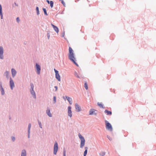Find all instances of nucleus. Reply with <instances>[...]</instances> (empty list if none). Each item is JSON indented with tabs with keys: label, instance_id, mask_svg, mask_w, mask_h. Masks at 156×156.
Here are the masks:
<instances>
[{
	"label": "nucleus",
	"instance_id": "1",
	"mask_svg": "<svg viewBox=\"0 0 156 156\" xmlns=\"http://www.w3.org/2000/svg\"><path fill=\"white\" fill-rule=\"evenodd\" d=\"M69 54L68 55V57L69 59L76 66H79L76 62L77 61L76 58L74 53V51L72 48L70 47H69Z\"/></svg>",
	"mask_w": 156,
	"mask_h": 156
},
{
	"label": "nucleus",
	"instance_id": "2",
	"mask_svg": "<svg viewBox=\"0 0 156 156\" xmlns=\"http://www.w3.org/2000/svg\"><path fill=\"white\" fill-rule=\"evenodd\" d=\"M79 137L81 140L80 147L83 148L84 146L85 143V140L84 138L80 134H78Z\"/></svg>",
	"mask_w": 156,
	"mask_h": 156
},
{
	"label": "nucleus",
	"instance_id": "3",
	"mask_svg": "<svg viewBox=\"0 0 156 156\" xmlns=\"http://www.w3.org/2000/svg\"><path fill=\"white\" fill-rule=\"evenodd\" d=\"M105 122L106 129L109 131H112V128L111 125L107 121L105 120Z\"/></svg>",
	"mask_w": 156,
	"mask_h": 156
},
{
	"label": "nucleus",
	"instance_id": "4",
	"mask_svg": "<svg viewBox=\"0 0 156 156\" xmlns=\"http://www.w3.org/2000/svg\"><path fill=\"white\" fill-rule=\"evenodd\" d=\"M30 86H31V90H30V91L31 92V94L33 95L34 97V98H36V95L35 93V92L33 88H34V85L33 83H31L30 84Z\"/></svg>",
	"mask_w": 156,
	"mask_h": 156
},
{
	"label": "nucleus",
	"instance_id": "5",
	"mask_svg": "<svg viewBox=\"0 0 156 156\" xmlns=\"http://www.w3.org/2000/svg\"><path fill=\"white\" fill-rule=\"evenodd\" d=\"M55 72V77L58 80L60 81L61 80L60 76L59 75L58 71L56 70L55 69H54Z\"/></svg>",
	"mask_w": 156,
	"mask_h": 156
},
{
	"label": "nucleus",
	"instance_id": "6",
	"mask_svg": "<svg viewBox=\"0 0 156 156\" xmlns=\"http://www.w3.org/2000/svg\"><path fill=\"white\" fill-rule=\"evenodd\" d=\"M58 150V146L57 142H56L55 143L54 146V153L55 154H56Z\"/></svg>",
	"mask_w": 156,
	"mask_h": 156
},
{
	"label": "nucleus",
	"instance_id": "7",
	"mask_svg": "<svg viewBox=\"0 0 156 156\" xmlns=\"http://www.w3.org/2000/svg\"><path fill=\"white\" fill-rule=\"evenodd\" d=\"M36 67L37 69V73L39 74L40 73L41 67L40 66L37 64L36 63Z\"/></svg>",
	"mask_w": 156,
	"mask_h": 156
},
{
	"label": "nucleus",
	"instance_id": "8",
	"mask_svg": "<svg viewBox=\"0 0 156 156\" xmlns=\"http://www.w3.org/2000/svg\"><path fill=\"white\" fill-rule=\"evenodd\" d=\"M3 49L2 47H0V58L1 59L3 58Z\"/></svg>",
	"mask_w": 156,
	"mask_h": 156
},
{
	"label": "nucleus",
	"instance_id": "9",
	"mask_svg": "<svg viewBox=\"0 0 156 156\" xmlns=\"http://www.w3.org/2000/svg\"><path fill=\"white\" fill-rule=\"evenodd\" d=\"M96 111H97L96 110H95L94 109H91L90 110L89 112V115H96L97 114L96 113Z\"/></svg>",
	"mask_w": 156,
	"mask_h": 156
},
{
	"label": "nucleus",
	"instance_id": "10",
	"mask_svg": "<svg viewBox=\"0 0 156 156\" xmlns=\"http://www.w3.org/2000/svg\"><path fill=\"white\" fill-rule=\"evenodd\" d=\"M75 108L76 111L77 112H79L81 111V108L80 106L77 103L75 104Z\"/></svg>",
	"mask_w": 156,
	"mask_h": 156
},
{
	"label": "nucleus",
	"instance_id": "11",
	"mask_svg": "<svg viewBox=\"0 0 156 156\" xmlns=\"http://www.w3.org/2000/svg\"><path fill=\"white\" fill-rule=\"evenodd\" d=\"M10 84L11 89L13 90V88L14 87L15 85L14 82L11 78H10Z\"/></svg>",
	"mask_w": 156,
	"mask_h": 156
},
{
	"label": "nucleus",
	"instance_id": "12",
	"mask_svg": "<svg viewBox=\"0 0 156 156\" xmlns=\"http://www.w3.org/2000/svg\"><path fill=\"white\" fill-rule=\"evenodd\" d=\"M68 115L71 117L72 116V112L71 110V107L70 106H69L68 108Z\"/></svg>",
	"mask_w": 156,
	"mask_h": 156
},
{
	"label": "nucleus",
	"instance_id": "13",
	"mask_svg": "<svg viewBox=\"0 0 156 156\" xmlns=\"http://www.w3.org/2000/svg\"><path fill=\"white\" fill-rule=\"evenodd\" d=\"M51 25L53 27L54 30L57 33H58L59 32V30L58 28L56 26H55L52 24H51Z\"/></svg>",
	"mask_w": 156,
	"mask_h": 156
},
{
	"label": "nucleus",
	"instance_id": "14",
	"mask_svg": "<svg viewBox=\"0 0 156 156\" xmlns=\"http://www.w3.org/2000/svg\"><path fill=\"white\" fill-rule=\"evenodd\" d=\"M11 72L12 76L14 77L16 74V72L14 69H11Z\"/></svg>",
	"mask_w": 156,
	"mask_h": 156
},
{
	"label": "nucleus",
	"instance_id": "15",
	"mask_svg": "<svg viewBox=\"0 0 156 156\" xmlns=\"http://www.w3.org/2000/svg\"><path fill=\"white\" fill-rule=\"evenodd\" d=\"M46 112L48 116H49L50 117H52V115L50 112V111L49 109H48L46 110Z\"/></svg>",
	"mask_w": 156,
	"mask_h": 156
},
{
	"label": "nucleus",
	"instance_id": "16",
	"mask_svg": "<svg viewBox=\"0 0 156 156\" xmlns=\"http://www.w3.org/2000/svg\"><path fill=\"white\" fill-rule=\"evenodd\" d=\"M66 98H67L68 101L69 102V104L71 105L72 103V98L70 97H67L66 96Z\"/></svg>",
	"mask_w": 156,
	"mask_h": 156
},
{
	"label": "nucleus",
	"instance_id": "17",
	"mask_svg": "<svg viewBox=\"0 0 156 156\" xmlns=\"http://www.w3.org/2000/svg\"><path fill=\"white\" fill-rule=\"evenodd\" d=\"M105 112L106 114L108 115H111L112 114V112H111L110 111H108L107 110H106L105 111Z\"/></svg>",
	"mask_w": 156,
	"mask_h": 156
},
{
	"label": "nucleus",
	"instance_id": "18",
	"mask_svg": "<svg viewBox=\"0 0 156 156\" xmlns=\"http://www.w3.org/2000/svg\"><path fill=\"white\" fill-rule=\"evenodd\" d=\"M21 156H26V152L25 150H24L22 151Z\"/></svg>",
	"mask_w": 156,
	"mask_h": 156
},
{
	"label": "nucleus",
	"instance_id": "19",
	"mask_svg": "<svg viewBox=\"0 0 156 156\" xmlns=\"http://www.w3.org/2000/svg\"><path fill=\"white\" fill-rule=\"evenodd\" d=\"M85 151L83 155L84 156H86L88 148L87 147H85Z\"/></svg>",
	"mask_w": 156,
	"mask_h": 156
},
{
	"label": "nucleus",
	"instance_id": "20",
	"mask_svg": "<svg viewBox=\"0 0 156 156\" xmlns=\"http://www.w3.org/2000/svg\"><path fill=\"white\" fill-rule=\"evenodd\" d=\"M105 153L104 152H101L99 154L100 156H105Z\"/></svg>",
	"mask_w": 156,
	"mask_h": 156
},
{
	"label": "nucleus",
	"instance_id": "21",
	"mask_svg": "<svg viewBox=\"0 0 156 156\" xmlns=\"http://www.w3.org/2000/svg\"><path fill=\"white\" fill-rule=\"evenodd\" d=\"M98 105L100 108H104V107H103V105L101 103L98 102Z\"/></svg>",
	"mask_w": 156,
	"mask_h": 156
},
{
	"label": "nucleus",
	"instance_id": "22",
	"mask_svg": "<svg viewBox=\"0 0 156 156\" xmlns=\"http://www.w3.org/2000/svg\"><path fill=\"white\" fill-rule=\"evenodd\" d=\"M84 87L86 90H88V87L87 82H85L84 83Z\"/></svg>",
	"mask_w": 156,
	"mask_h": 156
},
{
	"label": "nucleus",
	"instance_id": "23",
	"mask_svg": "<svg viewBox=\"0 0 156 156\" xmlns=\"http://www.w3.org/2000/svg\"><path fill=\"white\" fill-rule=\"evenodd\" d=\"M50 6L51 8L53 7V2L52 1H51L50 2Z\"/></svg>",
	"mask_w": 156,
	"mask_h": 156
},
{
	"label": "nucleus",
	"instance_id": "24",
	"mask_svg": "<svg viewBox=\"0 0 156 156\" xmlns=\"http://www.w3.org/2000/svg\"><path fill=\"white\" fill-rule=\"evenodd\" d=\"M31 127V125L30 124H29L28 125V132L29 133L30 131Z\"/></svg>",
	"mask_w": 156,
	"mask_h": 156
},
{
	"label": "nucleus",
	"instance_id": "25",
	"mask_svg": "<svg viewBox=\"0 0 156 156\" xmlns=\"http://www.w3.org/2000/svg\"><path fill=\"white\" fill-rule=\"evenodd\" d=\"M43 10L44 12V13L45 15H47V14L46 12V11L45 8H43Z\"/></svg>",
	"mask_w": 156,
	"mask_h": 156
},
{
	"label": "nucleus",
	"instance_id": "26",
	"mask_svg": "<svg viewBox=\"0 0 156 156\" xmlns=\"http://www.w3.org/2000/svg\"><path fill=\"white\" fill-rule=\"evenodd\" d=\"M36 9L37 11V13L38 15L39 14V10L38 7H36Z\"/></svg>",
	"mask_w": 156,
	"mask_h": 156
},
{
	"label": "nucleus",
	"instance_id": "27",
	"mask_svg": "<svg viewBox=\"0 0 156 156\" xmlns=\"http://www.w3.org/2000/svg\"><path fill=\"white\" fill-rule=\"evenodd\" d=\"M53 100L54 101V103H55L56 102V97L55 96H54L53 97Z\"/></svg>",
	"mask_w": 156,
	"mask_h": 156
},
{
	"label": "nucleus",
	"instance_id": "28",
	"mask_svg": "<svg viewBox=\"0 0 156 156\" xmlns=\"http://www.w3.org/2000/svg\"><path fill=\"white\" fill-rule=\"evenodd\" d=\"M63 156H66V151L65 149L63 151Z\"/></svg>",
	"mask_w": 156,
	"mask_h": 156
},
{
	"label": "nucleus",
	"instance_id": "29",
	"mask_svg": "<svg viewBox=\"0 0 156 156\" xmlns=\"http://www.w3.org/2000/svg\"><path fill=\"white\" fill-rule=\"evenodd\" d=\"M38 123H39V125L40 127L41 128H42V126H41V123L40 122H38Z\"/></svg>",
	"mask_w": 156,
	"mask_h": 156
},
{
	"label": "nucleus",
	"instance_id": "30",
	"mask_svg": "<svg viewBox=\"0 0 156 156\" xmlns=\"http://www.w3.org/2000/svg\"><path fill=\"white\" fill-rule=\"evenodd\" d=\"M2 94H4V89L2 87Z\"/></svg>",
	"mask_w": 156,
	"mask_h": 156
},
{
	"label": "nucleus",
	"instance_id": "31",
	"mask_svg": "<svg viewBox=\"0 0 156 156\" xmlns=\"http://www.w3.org/2000/svg\"><path fill=\"white\" fill-rule=\"evenodd\" d=\"M2 12V7L1 5L0 4V13Z\"/></svg>",
	"mask_w": 156,
	"mask_h": 156
},
{
	"label": "nucleus",
	"instance_id": "32",
	"mask_svg": "<svg viewBox=\"0 0 156 156\" xmlns=\"http://www.w3.org/2000/svg\"><path fill=\"white\" fill-rule=\"evenodd\" d=\"M0 16H1V19H2V18H3V15H2V12L0 13Z\"/></svg>",
	"mask_w": 156,
	"mask_h": 156
},
{
	"label": "nucleus",
	"instance_id": "33",
	"mask_svg": "<svg viewBox=\"0 0 156 156\" xmlns=\"http://www.w3.org/2000/svg\"><path fill=\"white\" fill-rule=\"evenodd\" d=\"M61 2H62V3L63 4V5L64 6H65V3L64 2V1H63V0H62V1H61Z\"/></svg>",
	"mask_w": 156,
	"mask_h": 156
},
{
	"label": "nucleus",
	"instance_id": "34",
	"mask_svg": "<svg viewBox=\"0 0 156 156\" xmlns=\"http://www.w3.org/2000/svg\"><path fill=\"white\" fill-rule=\"evenodd\" d=\"M16 20L18 22H19L20 21V20L19 19V17H17L16 18Z\"/></svg>",
	"mask_w": 156,
	"mask_h": 156
},
{
	"label": "nucleus",
	"instance_id": "35",
	"mask_svg": "<svg viewBox=\"0 0 156 156\" xmlns=\"http://www.w3.org/2000/svg\"><path fill=\"white\" fill-rule=\"evenodd\" d=\"M12 140L13 141H14L15 140V138L14 137H12Z\"/></svg>",
	"mask_w": 156,
	"mask_h": 156
},
{
	"label": "nucleus",
	"instance_id": "36",
	"mask_svg": "<svg viewBox=\"0 0 156 156\" xmlns=\"http://www.w3.org/2000/svg\"><path fill=\"white\" fill-rule=\"evenodd\" d=\"M55 91H56L58 89V87L57 86H55Z\"/></svg>",
	"mask_w": 156,
	"mask_h": 156
},
{
	"label": "nucleus",
	"instance_id": "37",
	"mask_svg": "<svg viewBox=\"0 0 156 156\" xmlns=\"http://www.w3.org/2000/svg\"><path fill=\"white\" fill-rule=\"evenodd\" d=\"M47 36H48V39H49V37H50V35H49V34H48Z\"/></svg>",
	"mask_w": 156,
	"mask_h": 156
},
{
	"label": "nucleus",
	"instance_id": "38",
	"mask_svg": "<svg viewBox=\"0 0 156 156\" xmlns=\"http://www.w3.org/2000/svg\"><path fill=\"white\" fill-rule=\"evenodd\" d=\"M47 2H48V4H49V1H48V0H47Z\"/></svg>",
	"mask_w": 156,
	"mask_h": 156
},
{
	"label": "nucleus",
	"instance_id": "39",
	"mask_svg": "<svg viewBox=\"0 0 156 156\" xmlns=\"http://www.w3.org/2000/svg\"><path fill=\"white\" fill-rule=\"evenodd\" d=\"M6 75L7 77V76H8V74H6Z\"/></svg>",
	"mask_w": 156,
	"mask_h": 156
}]
</instances>
